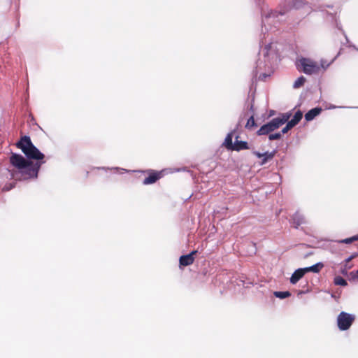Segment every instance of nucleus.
<instances>
[{
	"instance_id": "obj_6",
	"label": "nucleus",
	"mask_w": 358,
	"mask_h": 358,
	"mask_svg": "<svg viewBox=\"0 0 358 358\" xmlns=\"http://www.w3.org/2000/svg\"><path fill=\"white\" fill-rule=\"evenodd\" d=\"M197 250H193L189 254L182 255L179 259V264L180 266H187L192 265L194 262V256L197 254Z\"/></svg>"
},
{
	"instance_id": "obj_1",
	"label": "nucleus",
	"mask_w": 358,
	"mask_h": 358,
	"mask_svg": "<svg viewBox=\"0 0 358 358\" xmlns=\"http://www.w3.org/2000/svg\"><path fill=\"white\" fill-rule=\"evenodd\" d=\"M28 159L20 154L12 153L10 157V164L17 169L13 177L19 180H28L38 177L39 169L44 163L42 160L44 155L32 143L29 136H24L16 143Z\"/></svg>"
},
{
	"instance_id": "obj_13",
	"label": "nucleus",
	"mask_w": 358,
	"mask_h": 358,
	"mask_svg": "<svg viewBox=\"0 0 358 358\" xmlns=\"http://www.w3.org/2000/svg\"><path fill=\"white\" fill-rule=\"evenodd\" d=\"M234 131H231L229 132L225 139H224V141L223 143V146L224 148H226L228 150H231L233 147H234V143H233V137H234Z\"/></svg>"
},
{
	"instance_id": "obj_7",
	"label": "nucleus",
	"mask_w": 358,
	"mask_h": 358,
	"mask_svg": "<svg viewBox=\"0 0 358 358\" xmlns=\"http://www.w3.org/2000/svg\"><path fill=\"white\" fill-rule=\"evenodd\" d=\"M252 154L254 155H255L256 157H257L258 158H262V160L261 162V165H264L266 163H267V162H268L269 160H271L274 157V156L275 155V151H273L271 152H266L264 153H260L257 151H253Z\"/></svg>"
},
{
	"instance_id": "obj_20",
	"label": "nucleus",
	"mask_w": 358,
	"mask_h": 358,
	"mask_svg": "<svg viewBox=\"0 0 358 358\" xmlns=\"http://www.w3.org/2000/svg\"><path fill=\"white\" fill-rule=\"evenodd\" d=\"M275 296L279 298V299H285L291 296V293L288 291L286 292H274Z\"/></svg>"
},
{
	"instance_id": "obj_27",
	"label": "nucleus",
	"mask_w": 358,
	"mask_h": 358,
	"mask_svg": "<svg viewBox=\"0 0 358 358\" xmlns=\"http://www.w3.org/2000/svg\"><path fill=\"white\" fill-rule=\"evenodd\" d=\"M357 274H358V269H357Z\"/></svg>"
},
{
	"instance_id": "obj_3",
	"label": "nucleus",
	"mask_w": 358,
	"mask_h": 358,
	"mask_svg": "<svg viewBox=\"0 0 358 358\" xmlns=\"http://www.w3.org/2000/svg\"><path fill=\"white\" fill-rule=\"evenodd\" d=\"M355 320V316L354 315L342 311L337 317L338 327L341 331L348 330L350 328Z\"/></svg>"
},
{
	"instance_id": "obj_26",
	"label": "nucleus",
	"mask_w": 358,
	"mask_h": 358,
	"mask_svg": "<svg viewBox=\"0 0 358 358\" xmlns=\"http://www.w3.org/2000/svg\"><path fill=\"white\" fill-rule=\"evenodd\" d=\"M3 189H6V190H9L10 189V188H6V187H4Z\"/></svg>"
},
{
	"instance_id": "obj_12",
	"label": "nucleus",
	"mask_w": 358,
	"mask_h": 358,
	"mask_svg": "<svg viewBox=\"0 0 358 358\" xmlns=\"http://www.w3.org/2000/svg\"><path fill=\"white\" fill-rule=\"evenodd\" d=\"M274 129H273L270 122H268L264 125H262L259 129L257 131V134L258 136L267 135L270 134Z\"/></svg>"
},
{
	"instance_id": "obj_18",
	"label": "nucleus",
	"mask_w": 358,
	"mask_h": 358,
	"mask_svg": "<svg viewBox=\"0 0 358 358\" xmlns=\"http://www.w3.org/2000/svg\"><path fill=\"white\" fill-rule=\"evenodd\" d=\"M357 241H358V234H357L355 236H353L352 237H350V238H345V239L340 240V241H338V243H345V244H350V243H352V242Z\"/></svg>"
},
{
	"instance_id": "obj_24",
	"label": "nucleus",
	"mask_w": 358,
	"mask_h": 358,
	"mask_svg": "<svg viewBox=\"0 0 358 358\" xmlns=\"http://www.w3.org/2000/svg\"><path fill=\"white\" fill-rule=\"evenodd\" d=\"M358 256L357 253H353L351 256H350L348 258L345 259L346 264L349 263L351 260H352L354 258L357 257Z\"/></svg>"
},
{
	"instance_id": "obj_16",
	"label": "nucleus",
	"mask_w": 358,
	"mask_h": 358,
	"mask_svg": "<svg viewBox=\"0 0 358 358\" xmlns=\"http://www.w3.org/2000/svg\"><path fill=\"white\" fill-rule=\"evenodd\" d=\"M306 78L303 76L299 77L293 84V87L295 89L302 87L306 83Z\"/></svg>"
},
{
	"instance_id": "obj_2",
	"label": "nucleus",
	"mask_w": 358,
	"mask_h": 358,
	"mask_svg": "<svg viewBox=\"0 0 358 358\" xmlns=\"http://www.w3.org/2000/svg\"><path fill=\"white\" fill-rule=\"evenodd\" d=\"M296 65L299 71L307 75L317 74L320 71V66L318 64L309 58L302 57L298 59Z\"/></svg>"
},
{
	"instance_id": "obj_15",
	"label": "nucleus",
	"mask_w": 358,
	"mask_h": 358,
	"mask_svg": "<svg viewBox=\"0 0 358 358\" xmlns=\"http://www.w3.org/2000/svg\"><path fill=\"white\" fill-rule=\"evenodd\" d=\"M303 117V113L301 110H298L295 113L293 118L289 122L294 127L296 126L301 120Z\"/></svg>"
},
{
	"instance_id": "obj_4",
	"label": "nucleus",
	"mask_w": 358,
	"mask_h": 358,
	"mask_svg": "<svg viewBox=\"0 0 358 358\" xmlns=\"http://www.w3.org/2000/svg\"><path fill=\"white\" fill-rule=\"evenodd\" d=\"M145 172L148 174V176L143 181L144 185L153 184L164 176L163 171L147 170Z\"/></svg>"
},
{
	"instance_id": "obj_23",
	"label": "nucleus",
	"mask_w": 358,
	"mask_h": 358,
	"mask_svg": "<svg viewBox=\"0 0 358 358\" xmlns=\"http://www.w3.org/2000/svg\"><path fill=\"white\" fill-rule=\"evenodd\" d=\"M334 61V59H333L331 60V62H330L327 63V62H326L325 61H324L323 59H322V60H321V62H320V68L322 67V68H323V69L325 70V69H327V68L328 66H330V64H331Z\"/></svg>"
},
{
	"instance_id": "obj_10",
	"label": "nucleus",
	"mask_w": 358,
	"mask_h": 358,
	"mask_svg": "<svg viewBox=\"0 0 358 358\" xmlns=\"http://www.w3.org/2000/svg\"><path fill=\"white\" fill-rule=\"evenodd\" d=\"M291 222L294 225V227L297 228L304 223V217L299 212H296L293 215Z\"/></svg>"
},
{
	"instance_id": "obj_9",
	"label": "nucleus",
	"mask_w": 358,
	"mask_h": 358,
	"mask_svg": "<svg viewBox=\"0 0 358 358\" xmlns=\"http://www.w3.org/2000/svg\"><path fill=\"white\" fill-rule=\"evenodd\" d=\"M306 273L305 268L296 270L290 278V282L296 284Z\"/></svg>"
},
{
	"instance_id": "obj_14",
	"label": "nucleus",
	"mask_w": 358,
	"mask_h": 358,
	"mask_svg": "<svg viewBox=\"0 0 358 358\" xmlns=\"http://www.w3.org/2000/svg\"><path fill=\"white\" fill-rule=\"evenodd\" d=\"M324 265L322 263H317L312 266L305 268L306 273L308 272H313L318 273L323 268Z\"/></svg>"
},
{
	"instance_id": "obj_19",
	"label": "nucleus",
	"mask_w": 358,
	"mask_h": 358,
	"mask_svg": "<svg viewBox=\"0 0 358 358\" xmlns=\"http://www.w3.org/2000/svg\"><path fill=\"white\" fill-rule=\"evenodd\" d=\"M257 127V124L255 122V118L253 116H251L248 120L245 125V128L248 129H252Z\"/></svg>"
},
{
	"instance_id": "obj_17",
	"label": "nucleus",
	"mask_w": 358,
	"mask_h": 358,
	"mask_svg": "<svg viewBox=\"0 0 358 358\" xmlns=\"http://www.w3.org/2000/svg\"><path fill=\"white\" fill-rule=\"evenodd\" d=\"M334 282L336 285L340 286H346L348 285L347 281L341 276H336Z\"/></svg>"
},
{
	"instance_id": "obj_25",
	"label": "nucleus",
	"mask_w": 358,
	"mask_h": 358,
	"mask_svg": "<svg viewBox=\"0 0 358 358\" xmlns=\"http://www.w3.org/2000/svg\"><path fill=\"white\" fill-rule=\"evenodd\" d=\"M267 77V75L265 74V73H263L262 75H260L259 78H262V80L266 78Z\"/></svg>"
},
{
	"instance_id": "obj_21",
	"label": "nucleus",
	"mask_w": 358,
	"mask_h": 358,
	"mask_svg": "<svg viewBox=\"0 0 358 358\" xmlns=\"http://www.w3.org/2000/svg\"><path fill=\"white\" fill-rule=\"evenodd\" d=\"M281 137H282V134L280 132H278V133H275V134H270L268 135V139L270 141L279 140L281 138Z\"/></svg>"
},
{
	"instance_id": "obj_8",
	"label": "nucleus",
	"mask_w": 358,
	"mask_h": 358,
	"mask_svg": "<svg viewBox=\"0 0 358 358\" xmlns=\"http://www.w3.org/2000/svg\"><path fill=\"white\" fill-rule=\"evenodd\" d=\"M238 136H236L235 138V142L234 143V147L231 150H235L239 152L243 150H248L250 147L248 146V143L246 141H238Z\"/></svg>"
},
{
	"instance_id": "obj_5",
	"label": "nucleus",
	"mask_w": 358,
	"mask_h": 358,
	"mask_svg": "<svg viewBox=\"0 0 358 358\" xmlns=\"http://www.w3.org/2000/svg\"><path fill=\"white\" fill-rule=\"evenodd\" d=\"M290 116H291L290 113H282L280 115V116L273 118L269 122L275 131L277 129H278L280 127L283 125L285 123H286L290 118Z\"/></svg>"
},
{
	"instance_id": "obj_11",
	"label": "nucleus",
	"mask_w": 358,
	"mask_h": 358,
	"mask_svg": "<svg viewBox=\"0 0 358 358\" xmlns=\"http://www.w3.org/2000/svg\"><path fill=\"white\" fill-rule=\"evenodd\" d=\"M321 112H322L321 108H319V107L314 108L306 113L305 119L306 121H311L316 116H317Z\"/></svg>"
},
{
	"instance_id": "obj_22",
	"label": "nucleus",
	"mask_w": 358,
	"mask_h": 358,
	"mask_svg": "<svg viewBox=\"0 0 358 358\" xmlns=\"http://www.w3.org/2000/svg\"><path fill=\"white\" fill-rule=\"evenodd\" d=\"M286 126L282 129L281 134H286L289 130H290L292 128L294 127V126L289 122V120L287 122Z\"/></svg>"
}]
</instances>
